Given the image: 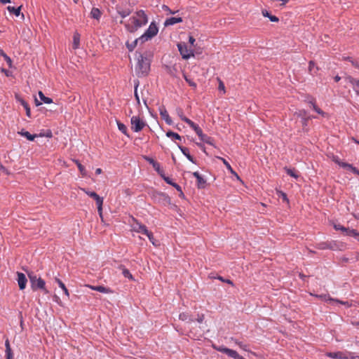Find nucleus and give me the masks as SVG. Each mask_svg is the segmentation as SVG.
Instances as JSON below:
<instances>
[{
	"instance_id": "f257e3e1",
	"label": "nucleus",
	"mask_w": 359,
	"mask_h": 359,
	"mask_svg": "<svg viewBox=\"0 0 359 359\" xmlns=\"http://www.w3.org/2000/svg\"><path fill=\"white\" fill-rule=\"evenodd\" d=\"M137 64L135 65V72L138 77L147 76L150 71L151 61L144 56L142 53L136 52Z\"/></svg>"
},
{
	"instance_id": "f03ea898",
	"label": "nucleus",
	"mask_w": 359,
	"mask_h": 359,
	"mask_svg": "<svg viewBox=\"0 0 359 359\" xmlns=\"http://www.w3.org/2000/svg\"><path fill=\"white\" fill-rule=\"evenodd\" d=\"M136 17L133 16L130 20L133 25H126V27L130 33L135 32L139 28L146 25L148 23V17L144 11L139 10L135 12Z\"/></svg>"
},
{
	"instance_id": "7ed1b4c3",
	"label": "nucleus",
	"mask_w": 359,
	"mask_h": 359,
	"mask_svg": "<svg viewBox=\"0 0 359 359\" xmlns=\"http://www.w3.org/2000/svg\"><path fill=\"white\" fill-rule=\"evenodd\" d=\"M27 276L29 279L32 290L36 291L41 290L45 293L48 292L46 287V282L44 280L40 277H37V276L32 271L27 272Z\"/></svg>"
},
{
	"instance_id": "20e7f679",
	"label": "nucleus",
	"mask_w": 359,
	"mask_h": 359,
	"mask_svg": "<svg viewBox=\"0 0 359 359\" xmlns=\"http://www.w3.org/2000/svg\"><path fill=\"white\" fill-rule=\"evenodd\" d=\"M344 244L337 241L320 242L316 244V248L318 250H342Z\"/></svg>"
},
{
	"instance_id": "39448f33",
	"label": "nucleus",
	"mask_w": 359,
	"mask_h": 359,
	"mask_svg": "<svg viewBox=\"0 0 359 359\" xmlns=\"http://www.w3.org/2000/svg\"><path fill=\"white\" fill-rule=\"evenodd\" d=\"M158 32V28L154 22H151L149 27L146 29L144 33L139 37L140 43H143L153 37H154Z\"/></svg>"
},
{
	"instance_id": "423d86ee",
	"label": "nucleus",
	"mask_w": 359,
	"mask_h": 359,
	"mask_svg": "<svg viewBox=\"0 0 359 359\" xmlns=\"http://www.w3.org/2000/svg\"><path fill=\"white\" fill-rule=\"evenodd\" d=\"M82 191L86 194L89 197L93 198L97 206V211L99 212L100 216L102 217V205H103V198L100 197L97 193L95 191H89L86 189H82Z\"/></svg>"
},
{
	"instance_id": "0eeeda50",
	"label": "nucleus",
	"mask_w": 359,
	"mask_h": 359,
	"mask_svg": "<svg viewBox=\"0 0 359 359\" xmlns=\"http://www.w3.org/2000/svg\"><path fill=\"white\" fill-rule=\"evenodd\" d=\"M152 198L154 202L165 206L170 205L171 202L170 196L167 194L161 191L153 193Z\"/></svg>"
},
{
	"instance_id": "6e6552de",
	"label": "nucleus",
	"mask_w": 359,
	"mask_h": 359,
	"mask_svg": "<svg viewBox=\"0 0 359 359\" xmlns=\"http://www.w3.org/2000/svg\"><path fill=\"white\" fill-rule=\"evenodd\" d=\"M178 50L184 60H188L191 56H194V50L191 48H189L188 46L184 42L178 43L177 45Z\"/></svg>"
},
{
	"instance_id": "1a4fd4ad",
	"label": "nucleus",
	"mask_w": 359,
	"mask_h": 359,
	"mask_svg": "<svg viewBox=\"0 0 359 359\" xmlns=\"http://www.w3.org/2000/svg\"><path fill=\"white\" fill-rule=\"evenodd\" d=\"M213 347L215 350L227 355L229 358H231L233 359H245L243 356L239 355L237 351H236L233 349L226 348L224 346H218V347L214 346Z\"/></svg>"
},
{
	"instance_id": "9d476101",
	"label": "nucleus",
	"mask_w": 359,
	"mask_h": 359,
	"mask_svg": "<svg viewBox=\"0 0 359 359\" xmlns=\"http://www.w3.org/2000/svg\"><path fill=\"white\" fill-rule=\"evenodd\" d=\"M130 123L132 125L131 128L135 133L141 131L146 126L145 122L141 120L137 116H133L131 117Z\"/></svg>"
},
{
	"instance_id": "9b49d317",
	"label": "nucleus",
	"mask_w": 359,
	"mask_h": 359,
	"mask_svg": "<svg viewBox=\"0 0 359 359\" xmlns=\"http://www.w3.org/2000/svg\"><path fill=\"white\" fill-rule=\"evenodd\" d=\"M133 221L134 222V224L132 225V229L133 231L139 233H142L145 235L146 233H148V229L147 227L140 222L137 219H136L135 217H132Z\"/></svg>"
},
{
	"instance_id": "f8f14e48",
	"label": "nucleus",
	"mask_w": 359,
	"mask_h": 359,
	"mask_svg": "<svg viewBox=\"0 0 359 359\" xmlns=\"http://www.w3.org/2000/svg\"><path fill=\"white\" fill-rule=\"evenodd\" d=\"M305 102L311 104L312 109L318 114L322 115L323 116L325 115V113L316 105V99L313 97L307 95L306 97Z\"/></svg>"
},
{
	"instance_id": "ddd939ff",
	"label": "nucleus",
	"mask_w": 359,
	"mask_h": 359,
	"mask_svg": "<svg viewBox=\"0 0 359 359\" xmlns=\"http://www.w3.org/2000/svg\"><path fill=\"white\" fill-rule=\"evenodd\" d=\"M345 81L352 86L353 91L359 96V79L348 76L345 78Z\"/></svg>"
},
{
	"instance_id": "4468645a",
	"label": "nucleus",
	"mask_w": 359,
	"mask_h": 359,
	"mask_svg": "<svg viewBox=\"0 0 359 359\" xmlns=\"http://www.w3.org/2000/svg\"><path fill=\"white\" fill-rule=\"evenodd\" d=\"M159 114H160L161 117L165 121V122L168 125H169V126L172 125V123H173L172 120L170 118V116H169L168 112L164 106H161L159 107Z\"/></svg>"
},
{
	"instance_id": "2eb2a0df",
	"label": "nucleus",
	"mask_w": 359,
	"mask_h": 359,
	"mask_svg": "<svg viewBox=\"0 0 359 359\" xmlns=\"http://www.w3.org/2000/svg\"><path fill=\"white\" fill-rule=\"evenodd\" d=\"M15 100L18 102L20 103V104L22 105L23 108H25V109L26 111L27 116L30 118L31 117V109H30V107H29L28 103L19 94H15Z\"/></svg>"
},
{
	"instance_id": "dca6fc26",
	"label": "nucleus",
	"mask_w": 359,
	"mask_h": 359,
	"mask_svg": "<svg viewBox=\"0 0 359 359\" xmlns=\"http://www.w3.org/2000/svg\"><path fill=\"white\" fill-rule=\"evenodd\" d=\"M326 356L333 359H348V356L346 353L342 351L336 352H327Z\"/></svg>"
},
{
	"instance_id": "f3484780",
	"label": "nucleus",
	"mask_w": 359,
	"mask_h": 359,
	"mask_svg": "<svg viewBox=\"0 0 359 359\" xmlns=\"http://www.w3.org/2000/svg\"><path fill=\"white\" fill-rule=\"evenodd\" d=\"M17 281L20 290H23L26 287L27 279L26 276L21 272H17Z\"/></svg>"
},
{
	"instance_id": "a211bd4d",
	"label": "nucleus",
	"mask_w": 359,
	"mask_h": 359,
	"mask_svg": "<svg viewBox=\"0 0 359 359\" xmlns=\"http://www.w3.org/2000/svg\"><path fill=\"white\" fill-rule=\"evenodd\" d=\"M197 135L202 142L215 147L213 138L204 134L202 130Z\"/></svg>"
},
{
	"instance_id": "6ab92c4d",
	"label": "nucleus",
	"mask_w": 359,
	"mask_h": 359,
	"mask_svg": "<svg viewBox=\"0 0 359 359\" xmlns=\"http://www.w3.org/2000/svg\"><path fill=\"white\" fill-rule=\"evenodd\" d=\"M88 287L91 290L100 292L101 293H104V294L113 293V290L111 288L104 287L103 285H89Z\"/></svg>"
},
{
	"instance_id": "aec40b11",
	"label": "nucleus",
	"mask_w": 359,
	"mask_h": 359,
	"mask_svg": "<svg viewBox=\"0 0 359 359\" xmlns=\"http://www.w3.org/2000/svg\"><path fill=\"white\" fill-rule=\"evenodd\" d=\"M183 22V19L181 17H170L167 18L164 22V26L168 27L174 25L176 23H180Z\"/></svg>"
},
{
	"instance_id": "412c9836",
	"label": "nucleus",
	"mask_w": 359,
	"mask_h": 359,
	"mask_svg": "<svg viewBox=\"0 0 359 359\" xmlns=\"http://www.w3.org/2000/svg\"><path fill=\"white\" fill-rule=\"evenodd\" d=\"M39 96L41 100V102H39L37 99H35V103L36 106H39L42 104V102L46 104H50L53 103V100L50 97H46L44 95V94L41 92H39Z\"/></svg>"
},
{
	"instance_id": "4be33fe9",
	"label": "nucleus",
	"mask_w": 359,
	"mask_h": 359,
	"mask_svg": "<svg viewBox=\"0 0 359 359\" xmlns=\"http://www.w3.org/2000/svg\"><path fill=\"white\" fill-rule=\"evenodd\" d=\"M178 148L180 149L182 153L187 157V158L191 163L196 164V160L190 155L189 150L188 148L184 147L182 145L177 144Z\"/></svg>"
},
{
	"instance_id": "5701e85b",
	"label": "nucleus",
	"mask_w": 359,
	"mask_h": 359,
	"mask_svg": "<svg viewBox=\"0 0 359 359\" xmlns=\"http://www.w3.org/2000/svg\"><path fill=\"white\" fill-rule=\"evenodd\" d=\"M19 135H20L22 137H26L28 140L29 141H34V139L38 137V136H43V135H42L41 133L39 134V135H36V134H34V135H32L31 133H29L28 131H26L24 129H22L20 131H19L18 133Z\"/></svg>"
},
{
	"instance_id": "b1692460",
	"label": "nucleus",
	"mask_w": 359,
	"mask_h": 359,
	"mask_svg": "<svg viewBox=\"0 0 359 359\" xmlns=\"http://www.w3.org/2000/svg\"><path fill=\"white\" fill-rule=\"evenodd\" d=\"M218 158L222 161V163H224V165H225V167L226 168V169L229 171V172L231 174H232L233 176H235L237 180H241V178L238 176V175L237 174V172L232 168V167L231 166L229 163L225 158H224L222 157H218Z\"/></svg>"
},
{
	"instance_id": "393cba45",
	"label": "nucleus",
	"mask_w": 359,
	"mask_h": 359,
	"mask_svg": "<svg viewBox=\"0 0 359 359\" xmlns=\"http://www.w3.org/2000/svg\"><path fill=\"white\" fill-rule=\"evenodd\" d=\"M5 347L6 359H13V353L10 346L9 340L8 339L5 341Z\"/></svg>"
},
{
	"instance_id": "a878e982",
	"label": "nucleus",
	"mask_w": 359,
	"mask_h": 359,
	"mask_svg": "<svg viewBox=\"0 0 359 359\" xmlns=\"http://www.w3.org/2000/svg\"><path fill=\"white\" fill-rule=\"evenodd\" d=\"M334 229L336 231H341L344 235L348 236L349 235L348 231L351 230V229L346 228L340 224H334L333 225Z\"/></svg>"
},
{
	"instance_id": "bb28decb",
	"label": "nucleus",
	"mask_w": 359,
	"mask_h": 359,
	"mask_svg": "<svg viewBox=\"0 0 359 359\" xmlns=\"http://www.w3.org/2000/svg\"><path fill=\"white\" fill-rule=\"evenodd\" d=\"M316 297L325 301V302H332V301H335V299H334L333 298H332L329 294H316L315 295ZM336 302H338L339 303L341 304H345V303L344 302H341V301H339V300H336Z\"/></svg>"
},
{
	"instance_id": "cd10ccee",
	"label": "nucleus",
	"mask_w": 359,
	"mask_h": 359,
	"mask_svg": "<svg viewBox=\"0 0 359 359\" xmlns=\"http://www.w3.org/2000/svg\"><path fill=\"white\" fill-rule=\"evenodd\" d=\"M138 42H140V39H139V38L135 39L133 41H132L131 43H130L129 41H127L126 43V46L129 52H132L134 50V49L135 48V47L137 46Z\"/></svg>"
},
{
	"instance_id": "c85d7f7f",
	"label": "nucleus",
	"mask_w": 359,
	"mask_h": 359,
	"mask_svg": "<svg viewBox=\"0 0 359 359\" xmlns=\"http://www.w3.org/2000/svg\"><path fill=\"white\" fill-rule=\"evenodd\" d=\"M22 6H20L18 7H14L11 6H8L7 7V10L9 13H13L16 17L19 16L20 15V11H21Z\"/></svg>"
},
{
	"instance_id": "c756f323",
	"label": "nucleus",
	"mask_w": 359,
	"mask_h": 359,
	"mask_svg": "<svg viewBox=\"0 0 359 359\" xmlns=\"http://www.w3.org/2000/svg\"><path fill=\"white\" fill-rule=\"evenodd\" d=\"M102 13L100 10L97 8H93L90 12L91 18L96 19L97 20L101 18Z\"/></svg>"
},
{
	"instance_id": "7c9ffc66",
	"label": "nucleus",
	"mask_w": 359,
	"mask_h": 359,
	"mask_svg": "<svg viewBox=\"0 0 359 359\" xmlns=\"http://www.w3.org/2000/svg\"><path fill=\"white\" fill-rule=\"evenodd\" d=\"M80 44V34L78 32H75L73 35V48L77 49L79 48Z\"/></svg>"
},
{
	"instance_id": "2f4dec72",
	"label": "nucleus",
	"mask_w": 359,
	"mask_h": 359,
	"mask_svg": "<svg viewBox=\"0 0 359 359\" xmlns=\"http://www.w3.org/2000/svg\"><path fill=\"white\" fill-rule=\"evenodd\" d=\"M318 67H316V64L313 61L311 60L309 63V72L311 74L315 75L317 74Z\"/></svg>"
},
{
	"instance_id": "473e14b6",
	"label": "nucleus",
	"mask_w": 359,
	"mask_h": 359,
	"mask_svg": "<svg viewBox=\"0 0 359 359\" xmlns=\"http://www.w3.org/2000/svg\"><path fill=\"white\" fill-rule=\"evenodd\" d=\"M166 136L168 137L171 138L172 140H180V141L182 140V137L178 133H176L171 130H169L166 133Z\"/></svg>"
},
{
	"instance_id": "72a5a7b5",
	"label": "nucleus",
	"mask_w": 359,
	"mask_h": 359,
	"mask_svg": "<svg viewBox=\"0 0 359 359\" xmlns=\"http://www.w3.org/2000/svg\"><path fill=\"white\" fill-rule=\"evenodd\" d=\"M342 165H343V168L352 172L355 175L358 174L359 170L355 167H354L352 164L347 163L346 164H342Z\"/></svg>"
},
{
	"instance_id": "f704fd0d",
	"label": "nucleus",
	"mask_w": 359,
	"mask_h": 359,
	"mask_svg": "<svg viewBox=\"0 0 359 359\" xmlns=\"http://www.w3.org/2000/svg\"><path fill=\"white\" fill-rule=\"evenodd\" d=\"M262 14L264 17H267L269 18L270 21L273 22H278L279 19L276 15H271L270 13H269L266 10L262 11Z\"/></svg>"
},
{
	"instance_id": "c9c22d12",
	"label": "nucleus",
	"mask_w": 359,
	"mask_h": 359,
	"mask_svg": "<svg viewBox=\"0 0 359 359\" xmlns=\"http://www.w3.org/2000/svg\"><path fill=\"white\" fill-rule=\"evenodd\" d=\"M55 282L58 284V286L64 291V293L66 296L69 297V291L67 290V288L66 287L65 285L63 283V282L59 279V278H55Z\"/></svg>"
},
{
	"instance_id": "e433bc0d",
	"label": "nucleus",
	"mask_w": 359,
	"mask_h": 359,
	"mask_svg": "<svg viewBox=\"0 0 359 359\" xmlns=\"http://www.w3.org/2000/svg\"><path fill=\"white\" fill-rule=\"evenodd\" d=\"M131 10L129 8L126 9H120L117 8V13L121 16V18H125L127 16L130 15L131 13Z\"/></svg>"
},
{
	"instance_id": "4c0bfd02",
	"label": "nucleus",
	"mask_w": 359,
	"mask_h": 359,
	"mask_svg": "<svg viewBox=\"0 0 359 359\" xmlns=\"http://www.w3.org/2000/svg\"><path fill=\"white\" fill-rule=\"evenodd\" d=\"M117 126H118V130L122 133H123L126 136L129 137V135L128 134V128H127L126 126L124 123H121L120 121H117Z\"/></svg>"
},
{
	"instance_id": "58836bf2",
	"label": "nucleus",
	"mask_w": 359,
	"mask_h": 359,
	"mask_svg": "<svg viewBox=\"0 0 359 359\" xmlns=\"http://www.w3.org/2000/svg\"><path fill=\"white\" fill-rule=\"evenodd\" d=\"M75 163L76 164L78 169L79 172H81V175L85 177L87 175V172L85 168V167L79 162L78 160H75Z\"/></svg>"
},
{
	"instance_id": "ea45409f",
	"label": "nucleus",
	"mask_w": 359,
	"mask_h": 359,
	"mask_svg": "<svg viewBox=\"0 0 359 359\" xmlns=\"http://www.w3.org/2000/svg\"><path fill=\"white\" fill-rule=\"evenodd\" d=\"M152 167L161 177L165 174L164 170L159 163L156 162Z\"/></svg>"
},
{
	"instance_id": "a19ab883",
	"label": "nucleus",
	"mask_w": 359,
	"mask_h": 359,
	"mask_svg": "<svg viewBox=\"0 0 359 359\" xmlns=\"http://www.w3.org/2000/svg\"><path fill=\"white\" fill-rule=\"evenodd\" d=\"M196 181H197L198 188L203 189L205 187V186L206 184V180L202 176H200L199 177H198Z\"/></svg>"
},
{
	"instance_id": "79ce46f5",
	"label": "nucleus",
	"mask_w": 359,
	"mask_h": 359,
	"mask_svg": "<svg viewBox=\"0 0 359 359\" xmlns=\"http://www.w3.org/2000/svg\"><path fill=\"white\" fill-rule=\"evenodd\" d=\"M285 170L286 173L289 176L292 177L295 179H297L299 177V175H297V171L294 169L285 168Z\"/></svg>"
},
{
	"instance_id": "37998d69",
	"label": "nucleus",
	"mask_w": 359,
	"mask_h": 359,
	"mask_svg": "<svg viewBox=\"0 0 359 359\" xmlns=\"http://www.w3.org/2000/svg\"><path fill=\"white\" fill-rule=\"evenodd\" d=\"M183 77L184 79V80L186 81V82L191 86L193 88H196L197 87V84L192 80L190 78H189L186 74H183Z\"/></svg>"
},
{
	"instance_id": "c03bdc74",
	"label": "nucleus",
	"mask_w": 359,
	"mask_h": 359,
	"mask_svg": "<svg viewBox=\"0 0 359 359\" xmlns=\"http://www.w3.org/2000/svg\"><path fill=\"white\" fill-rule=\"evenodd\" d=\"M120 269H123L122 273L125 278H128L129 279H133V275L130 273V271L126 269L123 266H121Z\"/></svg>"
},
{
	"instance_id": "a18cd8bd",
	"label": "nucleus",
	"mask_w": 359,
	"mask_h": 359,
	"mask_svg": "<svg viewBox=\"0 0 359 359\" xmlns=\"http://www.w3.org/2000/svg\"><path fill=\"white\" fill-rule=\"evenodd\" d=\"M179 319L183 321L189 320V321H194V319L191 318L188 313H182L179 315Z\"/></svg>"
},
{
	"instance_id": "49530a36",
	"label": "nucleus",
	"mask_w": 359,
	"mask_h": 359,
	"mask_svg": "<svg viewBox=\"0 0 359 359\" xmlns=\"http://www.w3.org/2000/svg\"><path fill=\"white\" fill-rule=\"evenodd\" d=\"M348 233V236L354 238L359 242V231H358L355 229H351V230L349 231Z\"/></svg>"
},
{
	"instance_id": "de8ad7c7",
	"label": "nucleus",
	"mask_w": 359,
	"mask_h": 359,
	"mask_svg": "<svg viewBox=\"0 0 359 359\" xmlns=\"http://www.w3.org/2000/svg\"><path fill=\"white\" fill-rule=\"evenodd\" d=\"M145 236H147V238H149V241L154 245H156V239L154 238V236L153 235V233L150 231H148V233H146Z\"/></svg>"
},
{
	"instance_id": "09e8293b",
	"label": "nucleus",
	"mask_w": 359,
	"mask_h": 359,
	"mask_svg": "<svg viewBox=\"0 0 359 359\" xmlns=\"http://www.w3.org/2000/svg\"><path fill=\"white\" fill-rule=\"evenodd\" d=\"M163 11L167 12L168 14L174 15L178 12V11H172L168 6L163 4L162 6Z\"/></svg>"
},
{
	"instance_id": "8fccbe9b",
	"label": "nucleus",
	"mask_w": 359,
	"mask_h": 359,
	"mask_svg": "<svg viewBox=\"0 0 359 359\" xmlns=\"http://www.w3.org/2000/svg\"><path fill=\"white\" fill-rule=\"evenodd\" d=\"M332 161L337 163L339 166L343 168V165L342 164H346L347 163H345V162H343L340 160V158H339V156H334L333 158H332Z\"/></svg>"
},
{
	"instance_id": "3c124183",
	"label": "nucleus",
	"mask_w": 359,
	"mask_h": 359,
	"mask_svg": "<svg viewBox=\"0 0 359 359\" xmlns=\"http://www.w3.org/2000/svg\"><path fill=\"white\" fill-rule=\"evenodd\" d=\"M176 112L177 114V115L179 116V117L180 118V119L182 121H183V118H187L184 115V112H183V110L182 108L180 107H178L176 109Z\"/></svg>"
},
{
	"instance_id": "603ef678",
	"label": "nucleus",
	"mask_w": 359,
	"mask_h": 359,
	"mask_svg": "<svg viewBox=\"0 0 359 359\" xmlns=\"http://www.w3.org/2000/svg\"><path fill=\"white\" fill-rule=\"evenodd\" d=\"M161 177L163 178V180L168 184L172 186L173 183H175L172 179H170L169 177H167L165 176V175H163L161 176Z\"/></svg>"
},
{
	"instance_id": "864d4df0",
	"label": "nucleus",
	"mask_w": 359,
	"mask_h": 359,
	"mask_svg": "<svg viewBox=\"0 0 359 359\" xmlns=\"http://www.w3.org/2000/svg\"><path fill=\"white\" fill-rule=\"evenodd\" d=\"M347 60L351 62L353 66H354L355 68L359 69V61L358 60H353L350 57H347Z\"/></svg>"
},
{
	"instance_id": "5fc2aeb1",
	"label": "nucleus",
	"mask_w": 359,
	"mask_h": 359,
	"mask_svg": "<svg viewBox=\"0 0 359 359\" xmlns=\"http://www.w3.org/2000/svg\"><path fill=\"white\" fill-rule=\"evenodd\" d=\"M295 114L297 115V116L303 118V117H306L307 112L306 110L302 109V110H299L298 112H296Z\"/></svg>"
},
{
	"instance_id": "6e6d98bb",
	"label": "nucleus",
	"mask_w": 359,
	"mask_h": 359,
	"mask_svg": "<svg viewBox=\"0 0 359 359\" xmlns=\"http://www.w3.org/2000/svg\"><path fill=\"white\" fill-rule=\"evenodd\" d=\"M236 344L237 345H238L239 347L241 348L242 349H243L244 351H248V345L243 344L242 341H236Z\"/></svg>"
},
{
	"instance_id": "4d7b16f0",
	"label": "nucleus",
	"mask_w": 359,
	"mask_h": 359,
	"mask_svg": "<svg viewBox=\"0 0 359 359\" xmlns=\"http://www.w3.org/2000/svg\"><path fill=\"white\" fill-rule=\"evenodd\" d=\"M4 58L6 60V63L8 64V67L10 68H11L12 67V60H11V58L8 55H7L6 54L4 55Z\"/></svg>"
},
{
	"instance_id": "13d9d810",
	"label": "nucleus",
	"mask_w": 359,
	"mask_h": 359,
	"mask_svg": "<svg viewBox=\"0 0 359 359\" xmlns=\"http://www.w3.org/2000/svg\"><path fill=\"white\" fill-rule=\"evenodd\" d=\"M218 80H219L218 90L219 91H223L224 93H225V86H224L223 81H221L219 79Z\"/></svg>"
},
{
	"instance_id": "bf43d9fd",
	"label": "nucleus",
	"mask_w": 359,
	"mask_h": 359,
	"mask_svg": "<svg viewBox=\"0 0 359 359\" xmlns=\"http://www.w3.org/2000/svg\"><path fill=\"white\" fill-rule=\"evenodd\" d=\"M183 121L188 124L190 128H191L195 124L194 121H192L191 119L188 118H184Z\"/></svg>"
},
{
	"instance_id": "052dcab7",
	"label": "nucleus",
	"mask_w": 359,
	"mask_h": 359,
	"mask_svg": "<svg viewBox=\"0 0 359 359\" xmlns=\"http://www.w3.org/2000/svg\"><path fill=\"white\" fill-rule=\"evenodd\" d=\"M309 118H306V117H303V118H302V125L303 128L307 127L308 123H309Z\"/></svg>"
},
{
	"instance_id": "680f3d73",
	"label": "nucleus",
	"mask_w": 359,
	"mask_h": 359,
	"mask_svg": "<svg viewBox=\"0 0 359 359\" xmlns=\"http://www.w3.org/2000/svg\"><path fill=\"white\" fill-rule=\"evenodd\" d=\"M217 279H219V280H221V281H222V282L226 283H228V284H230V285H233V282H232L231 280H229V279H225V278H223V277H222V276H218V277H217Z\"/></svg>"
},
{
	"instance_id": "e2e57ef3",
	"label": "nucleus",
	"mask_w": 359,
	"mask_h": 359,
	"mask_svg": "<svg viewBox=\"0 0 359 359\" xmlns=\"http://www.w3.org/2000/svg\"><path fill=\"white\" fill-rule=\"evenodd\" d=\"M145 159H146V161H147L149 164H151L152 166H153L154 164H156V163L157 162V161H156L154 159H153V158H151V157H147V156H146V157H145Z\"/></svg>"
},
{
	"instance_id": "0e129e2a",
	"label": "nucleus",
	"mask_w": 359,
	"mask_h": 359,
	"mask_svg": "<svg viewBox=\"0 0 359 359\" xmlns=\"http://www.w3.org/2000/svg\"><path fill=\"white\" fill-rule=\"evenodd\" d=\"M191 128L195 131V133L197 134L202 129L198 126L197 124H194Z\"/></svg>"
},
{
	"instance_id": "69168bd1",
	"label": "nucleus",
	"mask_w": 359,
	"mask_h": 359,
	"mask_svg": "<svg viewBox=\"0 0 359 359\" xmlns=\"http://www.w3.org/2000/svg\"><path fill=\"white\" fill-rule=\"evenodd\" d=\"M172 187H175L178 191H180L182 194H183V192H182V188L181 187L177 184V183H173L172 184Z\"/></svg>"
},
{
	"instance_id": "338daca9",
	"label": "nucleus",
	"mask_w": 359,
	"mask_h": 359,
	"mask_svg": "<svg viewBox=\"0 0 359 359\" xmlns=\"http://www.w3.org/2000/svg\"><path fill=\"white\" fill-rule=\"evenodd\" d=\"M281 196H282V198L284 201L288 203L289 202V200L287 198V196L286 195V194L283 193V192H281Z\"/></svg>"
},
{
	"instance_id": "774afa93",
	"label": "nucleus",
	"mask_w": 359,
	"mask_h": 359,
	"mask_svg": "<svg viewBox=\"0 0 359 359\" xmlns=\"http://www.w3.org/2000/svg\"><path fill=\"white\" fill-rule=\"evenodd\" d=\"M204 320V315L198 316L196 320L198 323H201Z\"/></svg>"
}]
</instances>
